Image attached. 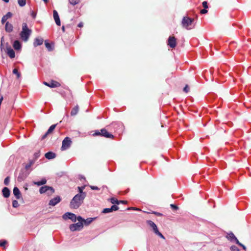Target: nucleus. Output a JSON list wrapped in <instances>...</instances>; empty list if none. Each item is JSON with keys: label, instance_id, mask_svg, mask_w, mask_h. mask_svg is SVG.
Wrapping results in <instances>:
<instances>
[{"label": "nucleus", "instance_id": "nucleus-20", "mask_svg": "<svg viewBox=\"0 0 251 251\" xmlns=\"http://www.w3.org/2000/svg\"><path fill=\"white\" fill-rule=\"evenodd\" d=\"M147 223L148 225H149L152 228V229L154 231V232L156 231V230H158L157 227L156 225V224L152 221L149 220L147 221Z\"/></svg>", "mask_w": 251, "mask_h": 251}, {"label": "nucleus", "instance_id": "nucleus-10", "mask_svg": "<svg viewBox=\"0 0 251 251\" xmlns=\"http://www.w3.org/2000/svg\"><path fill=\"white\" fill-rule=\"evenodd\" d=\"M72 144V141L71 139L68 137H65L64 139V150L68 149Z\"/></svg>", "mask_w": 251, "mask_h": 251}, {"label": "nucleus", "instance_id": "nucleus-52", "mask_svg": "<svg viewBox=\"0 0 251 251\" xmlns=\"http://www.w3.org/2000/svg\"><path fill=\"white\" fill-rule=\"evenodd\" d=\"M31 15H32V16L33 17V18H35V16H36V14L34 13V12H32V13L31 14Z\"/></svg>", "mask_w": 251, "mask_h": 251}, {"label": "nucleus", "instance_id": "nucleus-39", "mask_svg": "<svg viewBox=\"0 0 251 251\" xmlns=\"http://www.w3.org/2000/svg\"><path fill=\"white\" fill-rule=\"evenodd\" d=\"M4 183L5 185H8L9 183V177L7 176L4 180Z\"/></svg>", "mask_w": 251, "mask_h": 251}, {"label": "nucleus", "instance_id": "nucleus-12", "mask_svg": "<svg viewBox=\"0 0 251 251\" xmlns=\"http://www.w3.org/2000/svg\"><path fill=\"white\" fill-rule=\"evenodd\" d=\"M101 131V136H103L104 137L107 138H113V135L109 133L105 128H102L100 130Z\"/></svg>", "mask_w": 251, "mask_h": 251}, {"label": "nucleus", "instance_id": "nucleus-29", "mask_svg": "<svg viewBox=\"0 0 251 251\" xmlns=\"http://www.w3.org/2000/svg\"><path fill=\"white\" fill-rule=\"evenodd\" d=\"M13 73L17 75V78L18 79L21 76V74L18 72L17 69H14L13 70Z\"/></svg>", "mask_w": 251, "mask_h": 251}, {"label": "nucleus", "instance_id": "nucleus-46", "mask_svg": "<svg viewBox=\"0 0 251 251\" xmlns=\"http://www.w3.org/2000/svg\"><path fill=\"white\" fill-rule=\"evenodd\" d=\"M94 136H101V131L100 132L99 130H96L95 132L93 134Z\"/></svg>", "mask_w": 251, "mask_h": 251}, {"label": "nucleus", "instance_id": "nucleus-24", "mask_svg": "<svg viewBox=\"0 0 251 251\" xmlns=\"http://www.w3.org/2000/svg\"><path fill=\"white\" fill-rule=\"evenodd\" d=\"M78 110H79V107L77 105L72 109L71 112V115L72 116L76 115L78 112Z\"/></svg>", "mask_w": 251, "mask_h": 251}, {"label": "nucleus", "instance_id": "nucleus-3", "mask_svg": "<svg viewBox=\"0 0 251 251\" xmlns=\"http://www.w3.org/2000/svg\"><path fill=\"white\" fill-rule=\"evenodd\" d=\"M83 218L81 216H78L77 217L78 222L70 225L69 226L70 229L72 231L81 230L83 227Z\"/></svg>", "mask_w": 251, "mask_h": 251}, {"label": "nucleus", "instance_id": "nucleus-23", "mask_svg": "<svg viewBox=\"0 0 251 251\" xmlns=\"http://www.w3.org/2000/svg\"><path fill=\"white\" fill-rule=\"evenodd\" d=\"M13 46L14 49L16 50H19L21 48V44L18 40H16L14 42Z\"/></svg>", "mask_w": 251, "mask_h": 251}, {"label": "nucleus", "instance_id": "nucleus-14", "mask_svg": "<svg viewBox=\"0 0 251 251\" xmlns=\"http://www.w3.org/2000/svg\"><path fill=\"white\" fill-rule=\"evenodd\" d=\"M56 125H57L56 124L51 125L49 129L48 130L47 132L42 136V140H44V139H45L47 137L48 135L51 133L53 131V130L54 129Z\"/></svg>", "mask_w": 251, "mask_h": 251}, {"label": "nucleus", "instance_id": "nucleus-18", "mask_svg": "<svg viewBox=\"0 0 251 251\" xmlns=\"http://www.w3.org/2000/svg\"><path fill=\"white\" fill-rule=\"evenodd\" d=\"M2 192L3 196L4 198H7L9 197L10 192L9 189L7 187H4L2 189Z\"/></svg>", "mask_w": 251, "mask_h": 251}, {"label": "nucleus", "instance_id": "nucleus-9", "mask_svg": "<svg viewBox=\"0 0 251 251\" xmlns=\"http://www.w3.org/2000/svg\"><path fill=\"white\" fill-rule=\"evenodd\" d=\"M168 45L172 48L176 46V39L174 37L170 36L168 40Z\"/></svg>", "mask_w": 251, "mask_h": 251}, {"label": "nucleus", "instance_id": "nucleus-47", "mask_svg": "<svg viewBox=\"0 0 251 251\" xmlns=\"http://www.w3.org/2000/svg\"><path fill=\"white\" fill-rule=\"evenodd\" d=\"M183 91L186 93L188 92V91H189V88L188 86V85H186L185 86V87L183 88Z\"/></svg>", "mask_w": 251, "mask_h": 251}, {"label": "nucleus", "instance_id": "nucleus-27", "mask_svg": "<svg viewBox=\"0 0 251 251\" xmlns=\"http://www.w3.org/2000/svg\"><path fill=\"white\" fill-rule=\"evenodd\" d=\"M84 189V186L78 187L79 193L78 194H83L86 197V195L85 192H83V189Z\"/></svg>", "mask_w": 251, "mask_h": 251}, {"label": "nucleus", "instance_id": "nucleus-21", "mask_svg": "<svg viewBox=\"0 0 251 251\" xmlns=\"http://www.w3.org/2000/svg\"><path fill=\"white\" fill-rule=\"evenodd\" d=\"M5 29L6 31L11 32L13 30V25L9 22H7L5 24Z\"/></svg>", "mask_w": 251, "mask_h": 251}, {"label": "nucleus", "instance_id": "nucleus-36", "mask_svg": "<svg viewBox=\"0 0 251 251\" xmlns=\"http://www.w3.org/2000/svg\"><path fill=\"white\" fill-rule=\"evenodd\" d=\"M230 249L231 251H240L239 249L234 245L231 246Z\"/></svg>", "mask_w": 251, "mask_h": 251}, {"label": "nucleus", "instance_id": "nucleus-7", "mask_svg": "<svg viewBox=\"0 0 251 251\" xmlns=\"http://www.w3.org/2000/svg\"><path fill=\"white\" fill-rule=\"evenodd\" d=\"M43 84L48 87H50V88L57 87L61 85L59 82H58L55 80H51V81H50L49 82L44 81Z\"/></svg>", "mask_w": 251, "mask_h": 251}, {"label": "nucleus", "instance_id": "nucleus-4", "mask_svg": "<svg viewBox=\"0 0 251 251\" xmlns=\"http://www.w3.org/2000/svg\"><path fill=\"white\" fill-rule=\"evenodd\" d=\"M194 21V19L188 17H184L182 21V26L187 29L192 28V25Z\"/></svg>", "mask_w": 251, "mask_h": 251}, {"label": "nucleus", "instance_id": "nucleus-50", "mask_svg": "<svg viewBox=\"0 0 251 251\" xmlns=\"http://www.w3.org/2000/svg\"><path fill=\"white\" fill-rule=\"evenodd\" d=\"M127 203V201H119V204L120 203L126 204Z\"/></svg>", "mask_w": 251, "mask_h": 251}, {"label": "nucleus", "instance_id": "nucleus-35", "mask_svg": "<svg viewBox=\"0 0 251 251\" xmlns=\"http://www.w3.org/2000/svg\"><path fill=\"white\" fill-rule=\"evenodd\" d=\"M19 205V203L17 201H16V200L13 201L12 206L13 207L16 208V207H18Z\"/></svg>", "mask_w": 251, "mask_h": 251}, {"label": "nucleus", "instance_id": "nucleus-8", "mask_svg": "<svg viewBox=\"0 0 251 251\" xmlns=\"http://www.w3.org/2000/svg\"><path fill=\"white\" fill-rule=\"evenodd\" d=\"M226 238L231 242L235 243L236 244L237 242L238 243L239 240L232 232L227 233Z\"/></svg>", "mask_w": 251, "mask_h": 251}, {"label": "nucleus", "instance_id": "nucleus-44", "mask_svg": "<svg viewBox=\"0 0 251 251\" xmlns=\"http://www.w3.org/2000/svg\"><path fill=\"white\" fill-rule=\"evenodd\" d=\"M202 6L204 8H208L207 2L206 1H203L202 3Z\"/></svg>", "mask_w": 251, "mask_h": 251}, {"label": "nucleus", "instance_id": "nucleus-19", "mask_svg": "<svg viewBox=\"0 0 251 251\" xmlns=\"http://www.w3.org/2000/svg\"><path fill=\"white\" fill-rule=\"evenodd\" d=\"M12 13L8 12L5 15L3 16L1 19V23L2 24H4L6 20L12 17Z\"/></svg>", "mask_w": 251, "mask_h": 251}, {"label": "nucleus", "instance_id": "nucleus-41", "mask_svg": "<svg viewBox=\"0 0 251 251\" xmlns=\"http://www.w3.org/2000/svg\"><path fill=\"white\" fill-rule=\"evenodd\" d=\"M111 208L112 211L113 212V211L118 210L119 209V207L116 205H113L111 207Z\"/></svg>", "mask_w": 251, "mask_h": 251}, {"label": "nucleus", "instance_id": "nucleus-22", "mask_svg": "<svg viewBox=\"0 0 251 251\" xmlns=\"http://www.w3.org/2000/svg\"><path fill=\"white\" fill-rule=\"evenodd\" d=\"M45 156L46 158H47L48 159H53V158H55L56 156V154H55V153H54L50 151V152L46 153L45 154Z\"/></svg>", "mask_w": 251, "mask_h": 251}, {"label": "nucleus", "instance_id": "nucleus-49", "mask_svg": "<svg viewBox=\"0 0 251 251\" xmlns=\"http://www.w3.org/2000/svg\"><path fill=\"white\" fill-rule=\"evenodd\" d=\"M206 8H204L201 10V14H205L207 13V10L206 9Z\"/></svg>", "mask_w": 251, "mask_h": 251}, {"label": "nucleus", "instance_id": "nucleus-53", "mask_svg": "<svg viewBox=\"0 0 251 251\" xmlns=\"http://www.w3.org/2000/svg\"><path fill=\"white\" fill-rule=\"evenodd\" d=\"M45 3H47L49 1V0H43Z\"/></svg>", "mask_w": 251, "mask_h": 251}, {"label": "nucleus", "instance_id": "nucleus-48", "mask_svg": "<svg viewBox=\"0 0 251 251\" xmlns=\"http://www.w3.org/2000/svg\"><path fill=\"white\" fill-rule=\"evenodd\" d=\"M90 188L92 190H99L100 189L97 186H91Z\"/></svg>", "mask_w": 251, "mask_h": 251}, {"label": "nucleus", "instance_id": "nucleus-40", "mask_svg": "<svg viewBox=\"0 0 251 251\" xmlns=\"http://www.w3.org/2000/svg\"><path fill=\"white\" fill-rule=\"evenodd\" d=\"M170 207L171 208L174 210H176L178 209V207L177 205L174 204H171Z\"/></svg>", "mask_w": 251, "mask_h": 251}, {"label": "nucleus", "instance_id": "nucleus-42", "mask_svg": "<svg viewBox=\"0 0 251 251\" xmlns=\"http://www.w3.org/2000/svg\"><path fill=\"white\" fill-rule=\"evenodd\" d=\"M237 244H238L240 247H242V248L244 250H245V251L246 250V247H245V246H244L243 244L241 243L239 241H238V242L237 243Z\"/></svg>", "mask_w": 251, "mask_h": 251}, {"label": "nucleus", "instance_id": "nucleus-30", "mask_svg": "<svg viewBox=\"0 0 251 251\" xmlns=\"http://www.w3.org/2000/svg\"><path fill=\"white\" fill-rule=\"evenodd\" d=\"M34 163V161L33 160H30L29 162L27 164L25 168L26 170L28 169Z\"/></svg>", "mask_w": 251, "mask_h": 251}, {"label": "nucleus", "instance_id": "nucleus-28", "mask_svg": "<svg viewBox=\"0 0 251 251\" xmlns=\"http://www.w3.org/2000/svg\"><path fill=\"white\" fill-rule=\"evenodd\" d=\"M18 4L21 6L23 7L25 6L26 4V0H17Z\"/></svg>", "mask_w": 251, "mask_h": 251}, {"label": "nucleus", "instance_id": "nucleus-51", "mask_svg": "<svg viewBox=\"0 0 251 251\" xmlns=\"http://www.w3.org/2000/svg\"><path fill=\"white\" fill-rule=\"evenodd\" d=\"M77 26H78L79 27H82V26H83V23H82V22L79 23L78 24Z\"/></svg>", "mask_w": 251, "mask_h": 251}, {"label": "nucleus", "instance_id": "nucleus-2", "mask_svg": "<svg viewBox=\"0 0 251 251\" xmlns=\"http://www.w3.org/2000/svg\"><path fill=\"white\" fill-rule=\"evenodd\" d=\"M31 30L28 28L26 23H23L22 30L20 34L22 40L24 42H27L31 34Z\"/></svg>", "mask_w": 251, "mask_h": 251}, {"label": "nucleus", "instance_id": "nucleus-15", "mask_svg": "<svg viewBox=\"0 0 251 251\" xmlns=\"http://www.w3.org/2000/svg\"><path fill=\"white\" fill-rule=\"evenodd\" d=\"M7 54L9 56V57L11 58H13L15 56V53L14 50L10 47H7Z\"/></svg>", "mask_w": 251, "mask_h": 251}, {"label": "nucleus", "instance_id": "nucleus-1", "mask_svg": "<svg viewBox=\"0 0 251 251\" xmlns=\"http://www.w3.org/2000/svg\"><path fill=\"white\" fill-rule=\"evenodd\" d=\"M85 199V196L83 194H76L71 200L70 206L71 208L77 209L83 203Z\"/></svg>", "mask_w": 251, "mask_h": 251}, {"label": "nucleus", "instance_id": "nucleus-6", "mask_svg": "<svg viewBox=\"0 0 251 251\" xmlns=\"http://www.w3.org/2000/svg\"><path fill=\"white\" fill-rule=\"evenodd\" d=\"M70 219L73 222H75L77 220V217L74 213L66 212L64 214V220Z\"/></svg>", "mask_w": 251, "mask_h": 251}, {"label": "nucleus", "instance_id": "nucleus-13", "mask_svg": "<svg viewBox=\"0 0 251 251\" xmlns=\"http://www.w3.org/2000/svg\"><path fill=\"white\" fill-rule=\"evenodd\" d=\"M53 16L56 24L57 25L60 26L61 25V22L58 14L55 10H54L53 11Z\"/></svg>", "mask_w": 251, "mask_h": 251}, {"label": "nucleus", "instance_id": "nucleus-16", "mask_svg": "<svg viewBox=\"0 0 251 251\" xmlns=\"http://www.w3.org/2000/svg\"><path fill=\"white\" fill-rule=\"evenodd\" d=\"M13 194L17 199H20L21 197V192L18 187H15L13 189Z\"/></svg>", "mask_w": 251, "mask_h": 251}, {"label": "nucleus", "instance_id": "nucleus-43", "mask_svg": "<svg viewBox=\"0 0 251 251\" xmlns=\"http://www.w3.org/2000/svg\"><path fill=\"white\" fill-rule=\"evenodd\" d=\"M18 181H19V182H21L22 181H23L24 179H25V177H23L22 176H21V175H20L18 177Z\"/></svg>", "mask_w": 251, "mask_h": 251}, {"label": "nucleus", "instance_id": "nucleus-25", "mask_svg": "<svg viewBox=\"0 0 251 251\" xmlns=\"http://www.w3.org/2000/svg\"><path fill=\"white\" fill-rule=\"evenodd\" d=\"M93 219H94L92 218H89L86 220L83 219V225H84L85 226H88L90 223H91L92 222V221H93Z\"/></svg>", "mask_w": 251, "mask_h": 251}, {"label": "nucleus", "instance_id": "nucleus-54", "mask_svg": "<svg viewBox=\"0 0 251 251\" xmlns=\"http://www.w3.org/2000/svg\"><path fill=\"white\" fill-rule=\"evenodd\" d=\"M61 149V150H63V145H62Z\"/></svg>", "mask_w": 251, "mask_h": 251}, {"label": "nucleus", "instance_id": "nucleus-5", "mask_svg": "<svg viewBox=\"0 0 251 251\" xmlns=\"http://www.w3.org/2000/svg\"><path fill=\"white\" fill-rule=\"evenodd\" d=\"M40 194L47 193L49 196L52 195L54 192L53 187L49 186H42L39 190Z\"/></svg>", "mask_w": 251, "mask_h": 251}, {"label": "nucleus", "instance_id": "nucleus-31", "mask_svg": "<svg viewBox=\"0 0 251 251\" xmlns=\"http://www.w3.org/2000/svg\"><path fill=\"white\" fill-rule=\"evenodd\" d=\"M110 202L112 203V204H119V200H118L117 199L114 198H112L110 199Z\"/></svg>", "mask_w": 251, "mask_h": 251}, {"label": "nucleus", "instance_id": "nucleus-26", "mask_svg": "<svg viewBox=\"0 0 251 251\" xmlns=\"http://www.w3.org/2000/svg\"><path fill=\"white\" fill-rule=\"evenodd\" d=\"M47 180L45 178L42 179L41 181L34 182V183L38 186H40L46 184Z\"/></svg>", "mask_w": 251, "mask_h": 251}, {"label": "nucleus", "instance_id": "nucleus-38", "mask_svg": "<svg viewBox=\"0 0 251 251\" xmlns=\"http://www.w3.org/2000/svg\"><path fill=\"white\" fill-rule=\"evenodd\" d=\"M69 1L71 4L75 5L79 2V0H69Z\"/></svg>", "mask_w": 251, "mask_h": 251}, {"label": "nucleus", "instance_id": "nucleus-32", "mask_svg": "<svg viewBox=\"0 0 251 251\" xmlns=\"http://www.w3.org/2000/svg\"><path fill=\"white\" fill-rule=\"evenodd\" d=\"M45 44L46 47L48 49V50L49 51H50L52 50L51 45L49 43L47 42L46 41L45 42Z\"/></svg>", "mask_w": 251, "mask_h": 251}, {"label": "nucleus", "instance_id": "nucleus-37", "mask_svg": "<svg viewBox=\"0 0 251 251\" xmlns=\"http://www.w3.org/2000/svg\"><path fill=\"white\" fill-rule=\"evenodd\" d=\"M156 235H158L160 237H161V238L162 239H165V237L161 233H160L158 229V230H156V231H155V232H154Z\"/></svg>", "mask_w": 251, "mask_h": 251}, {"label": "nucleus", "instance_id": "nucleus-11", "mask_svg": "<svg viewBox=\"0 0 251 251\" xmlns=\"http://www.w3.org/2000/svg\"><path fill=\"white\" fill-rule=\"evenodd\" d=\"M61 200V198L59 196H57L50 201L49 205L52 206H55L56 204L59 203Z\"/></svg>", "mask_w": 251, "mask_h": 251}, {"label": "nucleus", "instance_id": "nucleus-17", "mask_svg": "<svg viewBox=\"0 0 251 251\" xmlns=\"http://www.w3.org/2000/svg\"><path fill=\"white\" fill-rule=\"evenodd\" d=\"M44 42V40L42 38H36L35 39L33 45L34 47H37L38 46L41 45Z\"/></svg>", "mask_w": 251, "mask_h": 251}, {"label": "nucleus", "instance_id": "nucleus-45", "mask_svg": "<svg viewBox=\"0 0 251 251\" xmlns=\"http://www.w3.org/2000/svg\"><path fill=\"white\" fill-rule=\"evenodd\" d=\"M152 213L154 214V215L157 216H162L163 215L162 213L155 211H153Z\"/></svg>", "mask_w": 251, "mask_h": 251}, {"label": "nucleus", "instance_id": "nucleus-34", "mask_svg": "<svg viewBox=\"0 0 251 251\" xmlns=\"http://www.w3.org/2000/svg\"><path fill=\"white\" fill-rule=\"evenodd\" d=\"M7 243V242L6 240H0V247L5 248V245Z\"/></svg>", "mask_w": 251, "mask_h": 251}, {"label": "nucleus", "instance_id": "nucleus-33", "mask_svg": "<svg viewBox=\"0 0 251 251\" xmlns=\"http://www.w3.org/2000/svg\"><path fill=\"white\" fill-rule=\"evenodd\" d=\"M112 212V211L111 207L104 208V209H103V210L102 211V213H105V214L108 213H110Z\"/></svg>", "mask_w": 251, "mask_h": 251}]
</instances>
